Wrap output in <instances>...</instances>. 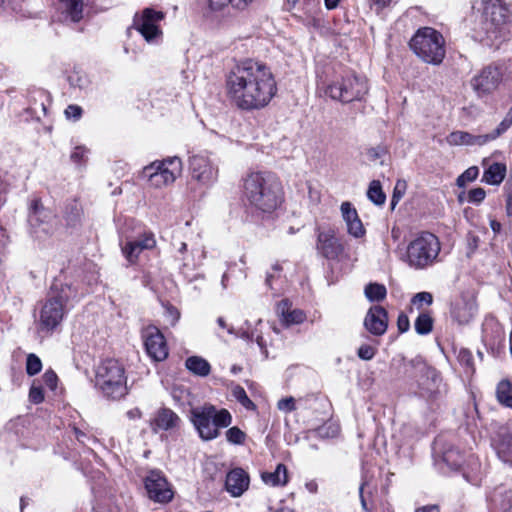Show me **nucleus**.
Masks as SVG:
<instances>
[{
  "label": "nucleus",
  "mask_w": 512,
  "mask_h": 512,
  "mask_svg": "<svg viewBox=\"0 0 512 512\" xmlns=\"http://www.w3.org/2000/svg\"><path fill=\"white\" fill-rule=\"evenodd\" d=\"M126 415L129 419L136 420L141 418L142 412L140 411L139 408H133L127 411Z\"/></svg>",
  "instance_id": "obj_64"
},
{
  "label": "nucleus",
  "mask_w": 512,
  "mask_h": 512,
  "mask_svg": "<svg viewBox=\"0 0 512 512\" xmlns=\"http://www.w3.org/2000/svg\"><path fill=\"white\" fill-rule=\"evenodd\" d=\"M497 138H498V136L495 135V132L493 130L492 132L487 133V134L473 135L472 142H473V146H483L491 141L496 140Z\"/></svg>",
  "instance_id": "obj_49"
},
{
  "label": "nucleus",
  "mask_w": 512,
  "mask_h": 512,
  "mask_svg": "<svg viewBox=\"0 0 512 512\" xmlns=\"http://www.w3.org/2000/svg\"><path fill=\"white\" fill-rule=\"evenodd\" d=\"M241 189L244 201L255 211L271 213L283 201L281 181L270 171H249L242 178Z\"/></svg>",
  "instance_id": "obj_2"
},
{
  "label": "nucleus",
  "mask_w": 512,
  "mask_h": 512,
  "mask_svg": "<svg viewBox=\"0 0 512 512\" xmlns=\"http://www.w3.org/2000/svg\"><path fill=\"white\" fill-rule=\"evenodd\" d=\"M145 489L150 500L166 504L174 497V489L169 482H145Z\"/></svg>",
  "instance_id": "obj_21"
},
{
  "label": "nucleus",
  "mask_w": 512,
  "mask_h": 512,
  "mask_svg": "<svg viewBox=\"0 0 512 512\" xmlns=\"http://www.w3.org/2000/svg\"><path fill=\"white\" fill-rule=\"evenodd\" d=\"M406 182L403 180H398L396 182V185L394 187L392 199H391V207L394 209V207L397 205L399 200L404 196L406 191Z\"/></svg>",
  "instance_id": "obj_44"
},
{
  "label": "nucleus",
  "mask_w": 512,
  "mask_h": 512,
  "mask_svg": "<svg viewBox=\"0 0 512 512\" xmlns=\"http://www.w3.org/2000/svg\"><path fill=\"white\" fill-rule=\"evenodd\" d=\"M496 453L502 462L512 464V434L501 436L496 445Z\"/></svg>",
  "instance_id": "obj_28"
},
{
  "label": "nucleus",
  "mask_w": 512,
  "mask_h": 512,
  "mask_svg": "<svg viewBox=\"0 0 512 512\" xmlns=\"http://www.w3.org/2000/svg\"><path fill=\"white\" fill-rule=\"evenodd\" d=\"M339 425L334 421H327L322 426L312 431L315 436L320 438H334L339 434Z\"/></svg>",
  "instance_id": "obj_34"
},
{
  "label": "nucleus",
  "mask_w": 512,
  "mask_h": 512,
  "mask_svg": "<svg viewBox=\"0 0 512 512\" xmlns=\"http://www.w3.org/2000/svg\"><path fill=\"white\" fill-rule=\"evenodd\" d=\"M367 196L371 202L376 205H383L386 200V196L382 191V187L379 181L373 180L368 188Z\"/></svg>",
  "instance_id": "obj_36"
},
{
  "label": "nucleus",
  "mask_w": 512,
  "mask_h": 512,
  "mask_svg": "<svg viewBox=\"0 0 512 512\" xmlns=\"http://www.w3.org/2000/svg\"><path fill=\"white\" fill-rule=\"evenodd\" d=\"M415 331L420 335L429 334L433 328V319L427 313H421L414 323Z\"/></svg>",
  "instance_id": "obj_35"
},
{
  "label": "nucleus",
  "mask_w": 512,
  "mask_h": 512,
  "mask_svg": "<svg viewBox=\"0 0 512 512\" xmlns=\"http://www.w3.org/2000/svg\"><path fill=\"white\" fill-rule=\"evenodd\" d=\"M496 398L501 405L512 409V384L509 380H502L498 383Z\"/></svg>",
  "instance_id": "obj_29"
},
{
  "label": "nucleus",
  "mask_w": 512,
  "mask_h": 512,
  "mask_svg": "<svg viewBox=\"0 0 512 512\" xmlns=\"http://www.w3.org/2000/svg\"><path fill=\"white\" fill-rule=\"evenodd\" d=\"M81 216L82 210L76 203L66 208L65 219L68 225L72 227L76 226L80 222Z\"/></svg>",
  "instance_id": "obj_37"
},
{
  "label": "nucleus",
  "mask_w": 512,
  "mask_h": 512,
  "mask_svg": "<svg viewBox=\"0 0 512 512\" xmlns=\"http://www.w3.org/2000/svg\"><path fill=\"white\" fill-rule=\"evenodd\" d=\"M451 317L459 325L468 324L477 313V303L473 297L462 296L451 305Z\"/></svg>",
  "instance_id": "obj_18"
},
{
  "label": "nucleus",
  "mask_w": 512,
  "mask_h": 512,
  "mask_svg": "<svg viewBox=\"0 0 512 512\" xmlns=\"http://www.w3.org/2000/svg\"><path fill=\"white\" fill-rule=\"evenodd\" d=\"M42 369V362L40 358L31 353L27 356L26 360V372L29 376H34L38 374Z\"/></svg>",
  "instance_id": "obj_43"
},
{
  "label": "nucleus",
  "mask_w": 512,
  "mask_h": 512,
  "mask_svg": "<svg viewBox=\"0 0 512 512\" xmlns=\"http://www.w3.org/2000/svg\"><path fill=\"white\" fill-rule=\"evenodd\" d=\"M419 371L422 374V377H425V380H418L419 387L427 391H432L433 387L430 382L435 384L439 379L436 370L429 366L422 365Z\"/></svg>",
  "instance_id": "obj_32"
},
{
  "label": "nucleus",
  "mask_w": 512,
  "mask_h": 512,
  "mask_svg": "<svg viewBox=\"0 0 512 512\" xmlns=\"http://www.w3.org/2000/svg\"><path fill=\"white\" fill-rule=\"evenodd\" d=\"M165 18L162 11L145 8L136 14L130 29H135L148 43H155L162 36L160 22Z\"/></svg>",
  "instance_id": "obj_10"
},
{
  "label": "nucleus",
  "mask_w": 512,
  "mask_h": 512,
  "mask_svg": "<svg viewBox=\"0 0 512 512\" xmlns=\"http://www.w3.org/2000/svg\"><path fill=\"white\" fill-rule=\"evenodd\" d=\"M507 185H509V187L506 190L505 209L507 216L512 217V182L508 181Z\"/></svg>",
  "instance_id": "obj_59"
},
{
  "label": "nucleus",
  "mask_w": 512,
  "mask_h": 512,
  "mask_svg": "<svg viewBox=\"0 0 512 512\" xmlns=\"http://www.w3.org/2000/svg\"><path fill=\"white\" fill-rule=\"evenodd\" d=\"M486 197V192L483 188H473L468 192V201L474 204H480Z\"/></svg>",
  "instance_id": "obj_51"
},
{
  "label": "nucleus",
  "mask_w": 512,
  "mask_h": 512,
  "mask_svg": "<svg viewBox=\"0 0 512 512\" xmlns=\"http://www.w3.org/2000/svg\"><path fill=\"white\" fill-rule=\"evenodd\" d=\"M364 326L375 336L383 335L388 327V313L386 309L379 305L370 307L364 319Z\"/></svg>",
  "instance_id": "obj_19"
},
{
  "label": "nucleus",
  "mask_w": 512,
  "mask_h": 512,
  "mask_svg": "<svg viewBox=\"0 0 512 512\" xmlns=\"http://www.w3.org/2000/svg\"><path fill=\"white\" fill-rule=\"evenodd\" d=\"M147 355L155 362L168 357V346L163 333L154 325H148L141 331Z\"/></svg>",
  "instance_id": "obj_13"
},
{
  "label": "nucleus",
  "mask_w": 512,
  "mask_h": 512,
  "mask_svg": "<svg viewBox=\"0 0 512 512\" xmlns=\"http://www.w3.org/2000/svg\"><path fill=\"white\" fill-rule=\"evenodd\" d=\"M226 480H250L248 473L242 468H234L228 472Z\"/></svg>",
  "instance_id": "obj_55"
},
{
  "label": "nucleus",
  "mask_w": 512,
  "mask_h": 512,
  "mask_svg": "<svg viewBox=\"0 0 512 512\" xmlns=\"http://www.w3.org/2000/svg\"><path fill=\"white\" fill-rule=\"evenodd\" d=\"M277 407L283 412H292L296 409L295 399L293 397L283 398L278 401Z\"/></svg>",
  "instance_id": "obj_53"
},
{
  "label": "nucleus",
  "mask_w": 512,
  "mask_h": 512,
  "mask_svg": "<svg viewBox=\"0 0 512 512\" xmlns=\"http://www.w3.org/2000/svg\"><path fill=\"white\" fill-rule=\"evenodd\" d=\"M180 417L169 408L159 409L150 421V427L154 433L170 431L179 427Z\"/></svg>",
  "instance_id": "obj_20"
},
{
  "label": "nucleus",
  "mask_w": 512,
  "mask_h": 512,
  "mask_svg": "<svg viewBox=\"0 0 512 512\" xmlns=\"http://www.w3.org/2000/svg\"><path fill=\"white\" fill-rule=\"evenodd\" d=\"M462 461L463 457L459 450L451 447L443 452L441 460L437 461V465L442 471L445 470V467L456 470L461 466Z\"/></svg>",
  "instance_id": "obj_25"
},
{
  "label": "nucleus",
  "mask_w": 512,
  "mask_h": 512,
  "mask_svg": "<svg viewBox=\"0 0 512 512\" xmlns=\"http://www.w3.org/2000/svg\"><path fill=\"white\" fill-rule=\"evenodd\" d=\"M340 211L348 235L355 239L363 238L366 235V229L353 205L345 201L341 204Z\"/></svg>",
  "instance_id": "obj_17"
},
{
  "label": "nucleus",
  "mask_w": 512,
  "mask_h": 512,
  "mask_svg": "<svg viewBox=\"0 0 512 512\" xmlns=\"http://www.w3.org/2000/svg\"><path fill=\"white\" fill-rule=\"evenodd\" d=\"M253 1L254 0H207L209 8L214 11H219L227 5H231L238 10H244Z\"/></svg>",
  "instance_id": "obj_31"
},
{
  "label": "nucleus",
  "mask_w": 512,
  "mask_h": 512,
  "mask_svg": "<svg viewBox=\"0 0 512 512\" xmlns=\"http://www.w3.org/2000/svg\"><path fill=\"white\" fill-rule=\"evenodd\" d=\"M76 298L75 289L68 284L54 285L40 310L39 324L42 331L51 332L63 320L65 307Z\"/></svg>",
  "instance_id": "obj_5"
},
{
  "label": "nucleus",
  "mask_w": 512,
  "mask_h": 512,
  "mask_svg": "<svg viewBox=\"0 0 512 512\" xmlns=\"http://www.w3.org/2000/svg\"><path fill=\"white\" fill-rule=\"evenodd\" d=\"M473 134L466 131H453L447 137L446 141L452 146H473Z\"/></svg>",
  "instance_id": "obj_33"
},
{
  "label": "nucleus",
  "mask_w": 512,
  "mask_h": 512,
  "mask_svg": "<svg viewBox=\"0 0 512 512\" xmlns=\"http://www.w3.org/2000/svg\"><path fill=\"white\" fill-rule=\"evenodd\" d=\"M278 312L281 315L282 320L286 325L300 324L306 318V316L302 310H299V309L290 310L288 301H282L278 305Z\"/></svg>",
  "instance_id": "obj_26"
},
{
  "label": "nucleus",
  "mask_w": 512,
  "mask_h": 512,
  "mask_svg": "<svg viewBox=\"0 0 512 512\" xmlns=\"http://www.w3.org/2000/svg\"><path fill=\"white\" fill-rule=\"evenodd\" d=\"M497 138H498V136L495 135V132L493 130L492 132L487 133V134L473 135L472 142H473V146H483L491 141L496 140Z\"/></svg>",
  "instance_id": "obj_50"
},
{
  "label": "nucleus",
  "mask_w": 512,
  "mask_h": 512,
  "mask_svg": "<svg viewBox=\"0 0 512 512\" xmlns=\"http://www.w3.org/2000/svg\"><path fill=\"white\" fill-rule=\"evenodd\" d=\"M182 161L179 157H167L163 160H156L145 166L142 171V178L150 187L160 189L171 185L182 174Z\"/></svg>",
  "instance_id": "obj_8"
},
{
  "label": "nucleus",
  "mask_w": 512,
  "mask_h": 512,
  "mask_svg": "<svg viewBox=\"0 0 512 512\" xmlns=\"http://www.w3.org/2000/svg\"><path fill=\"white\" fill-rule=\"evenodd\" d=\"M190 421L201 440L211 441L220 435L221 429L231 424L232 416L226 409L218 410L212 404H205L191 409Z\"/></svg>",
  "instance_id": "obj_3"
},
{
  "label": "nucleus",
  "mask_w": 512,
  "mask_h": 512,
  "mask_svg": "<svg viewBox=\"0 0 512 512\" xmlns=\"http://www.w3.org/2000/svg\"><path fill=\"white\" fill-rule=\"evenodd\" d=\"M156 244L155 235L152 232L145 231L132 239L124 229L120 231L121 251L130 264L137 263L140 254L144 250L154 249Z\"/></svg>",
  "instance_id": "obj_11"
},
{
  "label": "nucleus",
  "mask_w": 512,
  "mask_h": 512,
  "mask_svg": "<svg viewBox=\"0 0 512 512\" xmlns=\"http://www.w3.org/2000/svg\"><path fill=\"white\" fill-rule=\"evenodd\" d=\"M375 348L370 345H361L358 349V357L362 360H371L375 355Z\"/></svg>",
  "instance_id": "obj_56"
},
{
  "label": "nucleus",
  "mask_w": 512,
  "mask_h": 512,
  "mask_svg": "<svg viewBox=\"0 0 512 512\" xmlns=\"http://www.w3.org/2000/svg\"><path fill=\"white\" fill-rule=\"evenodd\" d=\"M225 87L228 98L248 111L264 108L277 92L270 68L253 59L237 62L226 75Z\"/></svg>",
  "instance_id": "obj_1"
},
{
  "label": "nucleus",
  "mask_w": 512,
  "mask_h": 512,
  "mask_svg": "<svg viewBox=\"0 0 512 512\" xmlns=\"http://www.w3.org/2000/svg\"><path fill=\"white\" fill-rule=\"evenodd\" d=\"M367 92L366 79L357 75L343 77L341 80L329 84L325 90V94L331 99L342 103L361 101Z\"/></svg>",
  "instance_id": "obj_9"
},
{
  "label": "nucleus",
  "mask_w": 512,
  "mask_h": 512,
  "mask_svg": "<svg viewBox=\"0 0 512 512\" xmlns=\"http://www.w3.org/2000/svg\"><path fill=\"white\" fill-rule=\"evenodd\" d=\"M445 40L431 27L417 30L409 42L411 50L425 63L439 65L445 57Z\"/></svg>",
  "instance_id": "obj_6"
},
{
  "label": "nucleus",
  "mask_w": 512,
  "mask_h": 512,
  "mask_svg": "<svg viewBox=\"0 0 512 512\" xmlns=\"http://www.w3.org/2000/svg\"><path fill=\"white\" fill-rule=\"evenodd\" d=\"M82 108L78 105H69L66 109H65V116L67 119H72V120H79L82 116Z\"/></svg>",
  "instance_id": "obj_57"
},
{
  "label": "nucleus",
  "mask_w": 512,
  "mask_h": 512,
  "mask_svg": "<svg viewBox=\"0 0 512 512\" xmlns=\"http://www.w3.org/2000/svg\"><path fill=\"white\" fill-rule=\"evenodd\" d=\"M42 379L45 383V385L50 389V390H55L56 387H57V381H58V377L56 375V373L52 370H47L43 376H42Z\"/></svg>",
  "instance_id": "obj_54"
},
{
  "label": "nucleus",
  "mask_w": 512,
  "mask_h": 512,
  "mask_svg": "<svg viewBox=\"0 0 512 512\" xmlns=\"http://www.w3.org/2000/svg\"><path fill=\"white\" fill-rule=\"evenodd\" d=\"M280 270H281L280 265L275 264L272 266V272L267 273L265 282L268 287H270V288L272 287V281L275 276V273L280 272Z\"/></svg>",
  "instance_id": "obj_63"
},
{
  "label": "nucleus",
  "mask_w": 512,
  "mask_h": 512,
  "mask_svg": "<svg viewBox=\"0 0 512 512\" xmlns=\"http://www.w3.org/2000/svg\"><path fill=\"white\" fill-rule=\"evenodd\" d=\"M433 302V296L429 292H419L412 298V304L420 308L423 304L431 305Z\"/></svg>",
  "instance_id": "obj_48"
},
{
  "label": "nucleus",
  "mask_w": 512,
  "mask_h": 512,
  "mask_svg": "<svg viewBox=\"0 0 512 512\" xmlns=\"http://www.w3.org/2000/svg\"><path fill=\"white\" fill-rule=\"evenodd\" d=\"M488 159H483L482 165L487 166L484 170L482 181L493 186L500 185L506 177L507 167L504 163L495 162L487 165Z\"/></svg>",
  "instance_id": "obj_24"
},
{
  "label": "nucleus",
  "mask_w": 512,
  "mask_h": 512,
  "mask_svg": "<svg viewBox=\"0 0 512 512\" xmlns=\"http://www.w3.org/2000/svg\"><path fill=\"white\" fill-rule=\"evenodd\" d=\"M457 360L462 366H464L467 369V373L474 372L473 355L468 349L461 348L458 351Z\"/></svg>",
  "instance_id": "obj_41"
},
{
  "label": "nucleus",
  "mask_w": 512,
  "mask_h": 512,
  "mask_svg": "<svg viewBox=\"0 0 512 512\" xmlns=\"http://www.w3.org/2000/svg\"><path fill=\"white\" fill-rule=\"evenodd\" d=\"M29 399L31 402H33L35 404H39V403L43 402V400H44L43 390L40 386L36 385L35 381L33 382L32 386L30 388Z\"/></svg>",
  "instance_id": "obj_52"
},
{
  "label": "nucleus",
  "mask_w": 512,
  "mask_h": 512,
  "mask_svg": "<svg viewBox=\"0 0 512 512\" xmlns=\"http://www.w3.org/2000/svg\"><path fill=\"white\" fill-rule=\"evenodd\" d=\"M233 395L245 408H254L253 402L249 399V397L246 394V391L242 387H235L233 389Z\"/></svg>",
  "instance_id": "obj_46"
},
{
  "label": "nucleus",
  "mask_w": 512,
  "mask_h": 512,
  "mask_svg": "<svg viewBox=\"0 0 512 512\" xmlns=\"http://www.w3.org/2000/svg\"><path fill=\"white\" fill-rule=\"evenodd\" d=\"M479 175V169L477 166H471L466 169L456 180V184L459 187H464L467 183L474 181Z\"/></svg>",
  "instance_id": "obj_42"
},
{
  "label": "nucleus",
  "mask_w": 512,
  "mask_h": 512,
  "mask_svg": "<svg viewBox=\"0 0 512 512\" xmlns=\"http://www.w3.org/2000/svg\"><path fill=\"white\" fill-rule=\"evenodd\" d=\"M250 482H224V489L232 496L239 497L248 490Z\"/></svg>",
  "instance_id": "obj_39"
},
{
  "label": "nucleus",
  "mask_w": 512,
  "mask_h": 512,
  "mask_svg": "<svg viewBox=\"0 0 512 512\" xmlns=\"http://www.w3.org/2000/svg\"><path fill=\"white\" fill-rule=\"evenodd\" d=\"M316 234V250L322 257L328 260H336L344 254V242L337 237L336 230L333 227H318Z\"/></svg>",
  "instance_id": "obj_12"
},
{
  "label": "nucleus",
  "mask_w": 512,
  "mask_h": 512,
  "mask_svg": "<svg viewBox=\"0 0 512 512\" xmlns=\"http://www.w3.org/2000/svg\"><path fill=\"white\" fill-rule=\"evenodd\" d=\"M165 316L171 325H175L180 318V313L175 307L167 306L165 309Z\"/></svg>",
  "instance_id": "obj_58"
},
{
  "label": "nucleus",
  "mask_w": 512,
  "mask_h": 512,
  "mask_svg": "<svg viewBox=\"0 0 512 512\" xmlns=\"http://www.w3.org/2000/svg\"><path fill=\"white\" fill-rule=\"evenodd\" d=\"M87 150L83 147H76L74 151L71 153V159L75 163H80L84 160L86 156Z\"/></svg>",
  "instance_id": "obj_61"
},
{
  "label": "nucleus",
  "mask_w": 512,
  "mask_h": 512,
  "mask_svg": "<svg viewBox=\"0 0 512 512\" xmlns=\"http://www.w3.org/2000/svg\"><path fill=\"white\" fill-rule=\"evenodd\" d=\"M52 219L53 214L51 211L45 209L38 200L32 202L28 222L36 237L40 238L42 235H47L52 232Z\"/></svg>",
  "instance_id": "obj_16"
},
{
  "label": "nucleus",
  "mask_w": 512,
  "mask_h": 512,
  "mask_svg": "<svg viewBox=\"0 0 512 512\" xmlns=\"http://www.w3.org/2000/svg\"><path fill=\"white\" fill-rule=\"evenodd\" d=\"M364 295L370 302H380L386 298L387 289L383 284L371 282L365 286Z\"/></svg>",
  "instance_id": "obj_30"
},
{
  "label": "nucleus",
  "mask_w": 512,
  "mask_h": 512,
  "mask_svg": "<svg viewBox=\"0 0 512 512\" xmlns=\"http://www.w3.org/2000/svg\"><path fill=\"white\" fill-rule=\"evenodd\" d=\"M441 244L436 235L422 232L407 246L406 262L414 269H425L437 262Z\"/></svg>",
  "instance_id": "obj_7"
},
{
  "label": "nucleus",
  "mask_w": 512,
  "mask_h": 512,
  "mask_svg": "<svg viewBox=\"0 0 512 512\" xmlns=\"http://www.w3.org/2000/svg\"><path fill=\"white\" fill-rule=\"evenodd\" d=\"M502 81V73L498 67L487 66L475 74L470 84L478 97H486L497 90Z\"/></svg>",
  "instance_id": "obj_14"
},
{
  "label": "nucleus",
  "mask_w": 512,
  "mask_h": 512,
  "mask_svg": "<svg viewBox=\"0 0 512 512\" xmlns=\"http://www.w3.org/2000/svg\"><path fill=\"white\" fill-rule=\"evenodd\" d=\"M225 435L226 440L233 445H242L246 440L245 432L236 426L229 428Z\"/></svg>",
  "instance_id": "obj_38"
},
{
  "label": "nucleus",
  "mask_w": 512,
  "mask_h": 512,
  "mask_svg": "<svg viewBox=\"0 0 512 512\" xmlns=\"http://www.w3.org/2000/svg\"><path fill=\"white\" fill-rule=\"evenodd\" d=\"M95 386L108 399L123 398L128 393L123 364L112 358L102 361L96 369Z\"/></svg>",
  "instance_id": "obj_4"
},
{
  "label": "nucleus",
  "mask_w": 512,
  "mask_h": 512,
  "mask_svg": "<svg viewBox=\"0 0 512 512\" xmlns=\"http://www.w3.org/2000/svg\"><path fill=\"white\" fill-rule=\"evenodd\" d=\"M486 20L496 27L506 23L509 19V9L500 0L490 1L484 9Z\"/></svg>",
  "instance_id": "obj_23"
},
{
  "label": "nucleus",
  "mask_w": 512,
  "mask_h": 512,
  "mask_svg": "<svg viewBox=\"0 0 512 512\" xmlns=\"http://www.w3.org/2000/svg\"><path fill=\"white\" fill-rule=\"evenodd\" d=\"M262 480H287L288 472L284 464H278L273 472H263Z\"/></svg>",
  "instance_id": "obj_40"
},
{
  "label": "nucleus",
  "mask_w": 512,
  "mask_h": 512,
  "mask_svg": "<svg viewBox=\"0 0 512 512\" xmlns=\"http://www.w3.org/2000/svg\"><path fill=\"white\" fill-rule=\"evenodd\" d=\"M186 368L195 375L205 377L210 373V364L202 357L191 356L185 361Z\"/></svg>",
  "instance_id": "obj_27"
},
{
  "label": "nucleus",
  "mask_w": 512,
  "mask_h": 512,
  "mask_svg": "<svg viewBox=\"0 0 512 512\" xmlns=\"http://www.w3.org/2000/svg\"><path fill=\"white\" fill-rule=\"evenodd\" d=\"M397 326L401 333L408 331L410 327L409 318L407 315L401 313L397 319Z\"/></svg>",
  "instance_id": "obj_60"
},
{
  "label": "nucleus",
  "mask_w": 512,
  "mask_h": 512,
  "mask_svg": "<svg viewBox=\"0 0 512 512\" xmlns=\"http://www.w3.org/2000/svg\"><path fill=\"white\" fill-rule=\"evenodd\" d=\"M189 169L192 178L203 185H211L217 180L218 168L207 155L190 157Z\"/></svg>",
  "instance_id": "obj_15"
},
{
  "label": "nucleus",
  "mask_w": 512,
  "mask_h": 512,
  "mask_svg": "<svg viewBox=\"0 0 512 512\" xmlns=\"http://www.w3.org/2000/svg\"><path fill=\"white\" fill-rule=\"evenodd\" d=\"M68 81L71 86L83 89L87 86L88 80L85 75L79 72H73L68 76Z\"/></svg>",
  "instance_id": "obj_47"
},
{
  "label": "nucleus",
  "mask_w": 512,
  "mask_h": 512,
  "mask_svg": "<svg viewBox=\"0 0 512 512\" xmlns=\"http://www.w3.org/2000/svg\"><path fill=\"white\" fill-rule=\"evenodd\" d=\"M83 6V0H58V11L66 22H79L83 18Z\"/></svg>",
  "instance_id": "obj_22"
},
{
  "label": "nucleus",
  "mask_w": 512,
  "mask_h": 512,
  "mask_svg": "<svg viewBox=\"0 0 512 512\" xmlns=\"http://www.w3.org/2000/svg\"><path fill=\"white\" fill-rule=\"evenodd\" d=\"M143 480H166V477L160 470H151L149 474L143 478Z\"/></svg>",
  "instance_id": "obj_62"
},
{
  "label": "nucleus",
  "mask_w": 512,
  "mask_h": 512,
  "mask_svg": "<svg viewBox=\"0 0 512 512\" xmlns=\"http://www.w3.org/2000/svg\"><path fill=\"white\" fill-rule=\"evenodd\" d=\"M512 126V106L499 125L494 129L495 135L500 137Z\"/></svg>",
  "instance_id": "obj_45"
}]
</instances>
